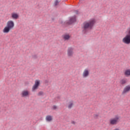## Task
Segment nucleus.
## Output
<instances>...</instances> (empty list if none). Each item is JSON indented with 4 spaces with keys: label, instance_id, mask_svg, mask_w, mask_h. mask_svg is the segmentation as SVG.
<instances>
[{
    "label": "nucleus",
    "instance_id": "21",
    "mask_svg": "<svg viewBox=\"0 0 130 130\" xmlns=\"http://www.w3.org/2000/svg\"><path fill=\"white\" fill-rule=\"evenodd\" d=\"M56 99H59V97L55 99V100H54L53 101V102H56L57 101H58V100H57Z\"/></svg>",
    "mask_w": 130,
    "mask_h": 130
},
{
    "label": "nucleus",
    "instance_id": "16",
    "mask_svg": "<svg viewBox=\"0 0 130 130\" xmlns=\"http://www.w3.org/2000/svg\"><path fill=\"white\" fill-rule=\"evenodd\" d=\"M58 4H59V2H58V1L57 0H56L54 3L55 7H56V6H58Z\"/></svg>",
    "mask_w": 130,
    "mask_h": 130
},
{
    "label": "nucleus",
    "instance_id": "14",
    "mask_svg": "<svg viewBox=\"0 0 130 130\" xmlns=\"http://www.w3.org/2000/svg\"><path fill=\"white\" fill-rule=\"evenodd\" d=\"M46 119L47 121L50 122L52 120V116H51L50 115H48L46 116Z\"/></svg>",
    "mask_w": 130,
    "mask_h": 130
},
{
    "label": "nucleus",
    "instance_id": "17",
    "mask_svg": "<svg viewBox=\"0 0 130 130\" xmlns=\"http://www.w3.org/2000/svg\"><path fill=\"white\" fill-rule=\"evenodd\" d=\"M93 117L94 118H95V119L98 118V117H99V114H94Z\"/></svg>",
    "mask_w": 130,
    "mask_h": 130
},
{
    "label": "nucleus",
    "instance_id": "6",
    "mask_svg": "<svg viewBox=\"0 0 130 130\" xmlns=\"http://www.w3.org/2000/svg\"><path fill=\"white\" fill-rule=\"evenodd\" d=\"M40 85V81L37 80H36L35 85L33 86L32 88V91H35V90H37Z\"/></svg>",
    "mask_w": 130,
    "mask_h": 130
},
{
    "label": "nucleus",
    "instance_id": "4",
    "mask_svg": "<svg viewBox=\"0 0 130 130\" xmlns=\"http://www.w3.org/2000/svg\"><path fill=\"white\" fill-rule=\"evenodd\" d=\"M118 122H119V117L118 116H116L115 118H111L109 120L110 125H116Z\"/></svg>",
    "mask_w": 130,
    "mask_h": 130
},
{
    "label": "nucleus",
    "instance_id": "7",
    "mask_svg": "<svg viewBox=\"0 0 130 130\" xmlns=\"http://www.w3.org/2000/svg\"><path fill=\"white\" fill-rule=\"evenodd\" d=\"M30 96V91L28 90H23L21 93L22 97H29Z\"/></svg>",
    "mask_w": 130,
    "mask_h": 130
},
{
    "label": "nucleus",
    "instance_id": "12",
    "mask_svg": "<svg viewBox=\"0 0 130 130\" xmlns=\"http://www.w3.org/2000/svg\"><path fill=\"white\" fill-rule=\"evenodd\" d=\"M124 74L125 76H126V77H128V76H130V70L129 69L126 70Z\"/></svg>",
    "mask_w": 130,
    "mask_h": 130
},
{
    "label": "nucleus",
    "instance_id": "3",
    "mask_svg": "<svg viewBox=\"0 0 130 130\" xmlns=\"http://www.w3.org/2000/svg\"><path fill=\"white\" fill-rule=\"evenodd\" d=\"M77 21V19L76 18V16H73L71 17L69 21H66L64 22L62 21H60V24H61L62 26H69V25H72V24H74L75 22Z\"/></svg>",
    "mask_w": 130,
    "mask_h": 130
},
{
    "label": "nucleus",
    "instance_id": "22",
    "mask_svg": "<svg viewBox=\"0 0 130 130\" xmlns=\"http://www.w3.org/2000/svg\"><path fill=\"white\" fill-rule=\"evenodd\" d=\"M49 82V81H48V80H45V84H48Z\"/></svg>",
    "mask_w": 130,
    "mask_h": 130
},
{
    "label": "nucleus",
    "instance_id": "11",
    "mask_svg": "<svg viewBox=\"0 0 130 130\" xmlns=\"http://www.w3.org/2000/svg\"><path fill=\"white\" fill-rule=\"evenodd\" d=\"M11 18L14 20H18L19 19V15L16 13H12L11 14Z\"/></svg>",
    "mask_w": 130,
    "mask_h": 130
},
{
    "label": "nucleus",
    "instance_id": "1",
    "mask_svg": "<svg viewBox=\"0 0 130 130\" xmlns=\"http://www.w3.org/2000/svg\"><path fill=\"white\" fill-rule=\"evenodd\" d=\"M96 23V21L94 19H91L89 21H85L83 23V30L82 32L84 34H86L88 32V30H91L94 26V25Z\"/></svg>",
    "mask_w": 130,
    "mask_h": 130
},
{
    "label": "nucleus",
    "instance_id": "20",
    "mask_svg": "<svg viewBox=\"0 0 130 130\" xmlns=\"http://www.w3.org/2000/svg\"><path fill=\"white\" fill-rule=\"evenodd\" d=\"M32 57H33L34 58H35V59L37 58V55H36V54L33 55H32Z\"/></svg>",
    "mask_w": 130,
    "mask_h": 130
},
{
    "label": "nucleus",
    "instance_id": "9",
    "mask_svg": "<svg viewBox=\"0 0 130 130\" xmlns=\"http://www.w3.org/2000/svg\"><path fill=\"white\" fill-rule=\"evenodd\" d=\"M119 83L121 86H124V85H125V84H126V83H127V79L123 78L120 80Z\"/></svg>",
    "mask_w": 130,
    "mask_h": 130
},
{
    "label": "nucleus",
    "instance_id": "2",
    "mask_svg": "<svg viewBox=\"0 0 130 130\" xmlns=\"http://www.w3.org/2000/svg\"><path fill=\"white\" fill-rule=\"evenodd\" d=\"M15 26V23L14 21L10 20L7 22V26H6L3 29L4 33H9L10 30H12Z\"/></svg>",
    "mask_w": 130,
    "mask_h": 130
},
{
    "label": "nucleus",
    "instance_id": "10",
    "mask_svg": "<svg viewBox=\"0 0 130 130\" xmlns=\"http://www.w3.org/2000/svg\"><path fill=\"white\" fill-rule=\"evenodd\" d=\"M130 91V85L126 86L123 89L122 94L123 95L125 94V93H127V92H129Z\"/></svg>",
    "mask_w": 130,
    "mask_h": 130
},
{
    "label": "nucleus",
    "instance_id": "19",
    "mask_svg": "<svg viewBox=\"0 0 130 130\" xmlns=\"http://www.w3.org/2000/svg\"><path fill=\"white\" fill-rule=\"evenodd\" d=\"M52 108L54 110H55V109H57V107L55 105H54V106H53Z\"/></svg>",
    "mask_w": 130,
    "mask_h": 130
},
{
    "label": "nucleus",
    "instance_id": "8",
    "mask_svg": "<svg viewBox=\"0 0 130 130\" xmlns=\"http://www.w3.org/2000/svg\"><path fill=\"white\" fill-rule=\"evenodd\" d=\"M90 73L89 72V70L88 69H85L82 74L83 78H87V77H89V75Z\"/></svg>",
    "mask_w": 130,
    "mask_h": 130
},
{
    "label": "nucleus",
    "instance_id": "13",
    "mask_svg": "<svg viewBox=\"0 0 130 130\" xmlns=\"http://www.w3.org/2000/svg\"><path fill=\"white\" fill-rule=\"evenodd\" d=\"M73 106H74V101H72L69 102V104L68 105V108L69 109H71Z\"/></svg>",
    "mask_w": 130,
    "mask_h": 130
},
{
    "label": "nucleus",
    "instance_id": "15",
    "mask_svg": "<svg viewBox=\"0 0 130 130\" xmlns=\"http://www.w3.org/2000/svg\"><path fill=\"white\" fill-rule=\"evenodd\" d=\"M63 38L65 40H69L71 38V37L69 35H65L63 36Z\"/></svg>",
    "mask_w": 130,
    "mask_h": 130
},
{
    "label": "nucleus",
    "instance_id": "5",
    "mask_svg": "<svg viewBox=\"0 0 130 130\" xmlns=\"http://www.w3.org/2000/svg\"><path fill=\"white\" fill-rule=\"evenodd\" d=\"M68 56L69 57H73L74 55V48L70 47L67 51Z\"/></svg>",
    "mask_w": 130,
    "mask_h": 130
},
{
    "label": "nucleus",
    "instance_id": "18",
    "mask_svg": "<svg viewBox=\"0 0 130 130\" xmlns=\"http://www.w3.org/2000/svg\"><path fill=\"white\" fill-rule=\"evenodd\" d=\"M42 95H43V91H39L38 95V96H42Z\"/></svg>",
    "mask_w": 130,
    "mask_h": 130
},
{
    "label": "nucleus",
    "instance_id": "23",
    "mask_svg": "<svg viewBox=\"0 0 130 130\" xmlns=\"http://www.w3.org/2000/svg\"><path fill=\"white\" fill-rule=\"evenodd\" d=\"M71 123H72V124H76V122H75L74 121H73Z\"/></svg>",
    "mask_w": 130,
    "mask_h": 130
}]
</instances>
